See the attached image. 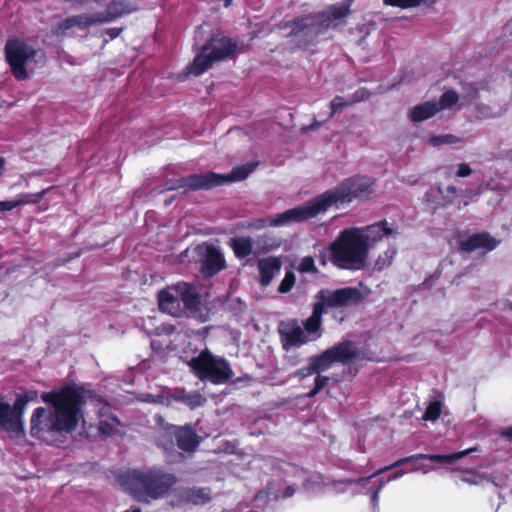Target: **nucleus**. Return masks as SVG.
I'll return each instance as SVG.
<instances>
[{
    "label": "nucleus",
    "mask_w": 512,
    "mask_h": 512,
    "mask_svg": "<svg viewBox=\"0 0 512 512\" xmlns=\"http://www.w3.org/2000/svg\"><path fill=\"white\" fill-rule=\"evenodd\" d=\"M49 407H38L30 417V434L50 442L57 434L71 432L82 418L83 396L73 387H65L41 395Z\"/></svg>",
    "instance_id": "obj_1"
},
{
    "label": "nucleus",
    "mask_w": 512,
    "mask_h": 512,
    "mask_svg": "<svg viewBox=\"0 0 512 512\" xmlns=\"http://www.w3.org/2000/svg\"><path fill=\"white\" fill-rule=\"evenodd\" d=\"M375 179L363 175H354L341 181L335 187L307 201L303 205L288 209L275 216L260 219L257 227H281L300 223L325 213L330 207L349 204L354 199H366L372 193Z\"/></svg>",
    "instance_id": "obj_2"
},
{
    "label": "nucleus",
    "mask_w": 512,
    "mask_h": 512,
    "mask_svg": "<svg viewBox=\"0 0 512 512\" xmlns=\"http://www.w3.org/2000/svg\"><path fill=\"white\" fill-rule=\"evenodd\" d=\"M352 0L328 6L325 10L295 17L280 25L289 28V37L301 49H307L318 43L319 37L329 29H336L345 24L350 14Z\"/></svg>",
    "instance_id": "obj_3"
},
{
    "label": "nucleus",
    "mask_w": 512,
    "mask_h": 512,
    "mask_svg": "<svg viewBox=\"0 0 512 512\" xmlns=\"http://www.w3.org/2000/svg\"><path fill=\"white\" fill-rule=\"evenodd\" d=\"M178 478L162 468L134 469L127 474L126 484L131 496L138 502L150 503L168 496Z\"/></svg>",
    "instance_id": "obj_4"
},
{
    "label": "nucleus",
    "mask_w": 512,
    "mask_h": 512,
    "mask_svg": "<svg viewBox=\"0 0 512 512\" xmlns=\"http://www.w3.org/2000/svg\"><path fill=\"white\" fill-rule=\"evenodd\" d=\"M329 262L338 269L358 271L366 267L368 253L360 228H345L328 245Z\"/></svg>",
    "instance_id": "obj_5"
},
{
    "label": "nucleus",
    "mask_w": 512,
    "mask_h": 512,
    "mask_svg": "<svg viewBox=\"0 0 512 512\" xmlns=\"http://www.w3.org/2000/svg\"><path fill=\"white\" fill-rule=\"evenodd\" d=\"M315 299L312 314L303 323L304 329L310 334L320 330L322 316L329 309L357 306L362 303L364 297L356 287H343L336 290L321 289L315 295Z\"/></svg>",
    "instance_id": "obj_6"
},
{
    "label": "nucleus",
    "mask_w": 512,
    "mask_h": 512,
    "mask_svg": "<svg viewBox=\"0 0 512 512\" xmlns=\"http://www.w3.org/2000/svg\"><path fill=\"white\" fill-rule=\"evenodd\" d=\"M363 360H370L366 351L357 348L352 340H343L322 353L309 357L308 365L298 369L295 376L304 379L312 374L328 370L334 363L349 365L354 361Z\"/></svg>",
    "instance_id": "obj_7"
},
{
    "label": "nucleus",
    "mask_w": 512,
    "mask_h": 512,
    "mask_svg": "<svg viewBox=\"0 0 512 512\" xmlns=\"http://www.w3.org/2000/svg\"><path fill=\"white\" fill-rule=\"evenodd\" d=\"M6 60L17 80H26L42 65V55L33 46L20 39H12L5 46Z\"/></svg>",
    "instance_id": "obj_8"
},
{
    "label": "nucleus",
    "mask_w": 512,
    "mask_h": 512,
    "mask_svg": "<svg viewBox=\"0 0 512 512\" xmlns=\"http://www.w3.org/2000/svg\"><path fill=\"white\" fill-rule=\"evenodd\" d=\"M237 43L227 36H212L201 47L196 54L189 69L190 72L199 76L210 69L214 63L235 57Z\"/></svg>",
    "instance_id": "obj_9"
},
{
    "label": "nucleus",
    "mask_w": 512,
    "mask_h": 512,
    "mask_svg": "<svg viewBox=\"0 0 512 512\" xmlns=\"http://www.w3.org/2000/svg\"><path fill=\"white\" fill-rule=\"evenodd\" d=\"M188 365L200 380H207L212 384L226 383L234 376L230 363L224 358L215 357L208 349L193 357Z\"/></svg>",
    "instance_id": "obj_10"
},
{
    "label": "nucleus",
    "mask_w": 512,
    "mask_h": 512,
    "mask_svg": "<svg viewBox=\"0 0 512 512\" xmlns=\"http://www.w3.org/2000/svg\"><path fill=\"white\" fill-rule=\"evenodd\" d=\"M476 451H478V446H474V447L465 449L463 451H458V452H454V453H450V454H423V453L414 454L411 456L401 458V459L395 461L394 463L375 471L369 477L360 478L358 480V483L364 484V483L368 482L371 478L381 475L389 470H392L394 468L400 467L405 464H413V463L418 462L419 460H430L432 462H437V463L453 464L456 461H458Z\"/></svg>",
    "instance_id": "obj_11"
},
{
    "label": "nucleus",
    "mask_w": 512,
    "mask_h": 512,
    "mask_svg": "<svg viewBox=\"0 0 512 512\" xmlns=\"http://www.w3.org/2000/svg\"><path fill=\"white\" fill-rule=\"evenodd\" d=\"M219 176L207 171L201 174H192L187 177L171 178L165 181L163 187L166 191L182 190L184 193L198 190L212 189Z\"/></svg>",
    "instance_id": "obj_12"
},
{
    "label": "nucleus",
    "mask_w": 512,
    "mask_h": 512,
    "mask_svg": "<svg viewBox=\"0 0 512 512\" xmlns=\"http://www.w3.org/2000/svg\"><path fill=\"white\" fill-rule=\"evenodd\" d=\"M112 406L98 396V433L104 437L122 436L121 421L112 412Z\"/></svg>",
    "instance_id": "obj_13"
},
{
    "label": "nucleus",
    "mask_w": 512,
    "mask_h": 512,
    "mask_svg": "<svg viewBox=\"0 0 512 512\" xmlns=\"http://www.w3.org/2000/svg\"><path fill=\"white\" fill-rule=\"evenodd\" d=\"M278 333L282 348L285 351H289L294 347H300L308 342L307 336L295 319L281 322L278 327Z\"/></svg>",
    "instance_id": "obj_14"
},
{
    "label": "nucleus",
    "mask_w": 512,
    "mask_h": 512,
    "mask_svg": "<svg viewBox=\"0 0 512 512\" xmlns=\"http://www.w3.org/2000/svg\"><path fill=\"white\" fill-rule=\"evenodd\" d=\"M226 267L225 259L218 248L207 245L201 260L200 272L206 278H211Z\"/></svg>",
    "instance_id": "obj_15"
},
{
    "label": "nucleus",
    "mask_w": 512,
    "mask_h": 512,
    "mask_svg": "<svg viewBox=\"0 0 512 512\" xmlns=\"http://www.w3.org/2000/svg\"><path fill=\"white\" fill-rule=\"evenodd\" d=\"M497 240L488 232H480L470 235L459 242V250L462 252H473L476 250L492 251L497 247Z\"/></svg>",
    "instance_id": "obj_16"
},
{
    "label": "nucleus",
    "mask_w": 512,
    "mask_h": 512,
    "mask_svg": "<svg viewBox=\"0 0 512 512\" xmlns=\"http://www.w3.org/2000/svg\"><path fill=\"white\" fill-rule=\"evenodd\" d=\"M173 436L177 447L187 453L195 452L201 442V437L189 425L175 427Z\"/></svg>",
    "instance_id": "obj_17"
},
{
    "label": "nucleus",
    "mask_w": 512,
    "mask_h": 512,
    "mask_svg": "<svg viewBox=\"0 0 512 512\" xmlns=\"http://www.w3.org/2000/svg\"><path fill=\"white\" fill-rule=\"evenodd\" d=\"M393 233V229L388 226V222L386 220H381L377 223L365 227L364 229H360V236L364 241L368 254L369 250L378 241L382 240L384 236H390Z\"/></svg>",
    "instance_id": "obj_18"
},
{
    "label": "nucleus",
    "mask_w": 512,
    "mask_h": 512,
    "mask_svg": "<svg viewBox=\"0 0 512 512\" xmlns=\"http://www.w3.org/2000/svg\"><path fill=\"white\" fill-rule=\"evenodd\" d=\"M171 290L177 293L180 303L182 302L186 309L190 311L199 310L201 298L194 285L186 282H178L171 286Z\"/></svg>",
    "instance_id": "obj_19"
},
{
    "label": "nucleus",
    "mask_w": 512,
    "mask_h": 512,
    "mask_svg": "<svg viewBox=\"0 0 512 512\" xmlns=\"http://www.w3.org/2000/svg\"><path fill=\"white\" fill-rule=\"evenodd\" d=\"M157 300L159 308L163 312H167L176 317L182 314L179 296L176 292L171 290V287L169 289L160 290L157 295Z\"/></svg>",
    "instance_id": "obj_20"
},
{
    "label": "nucleus",
    "mask_w": 512,
    "mask_h": 512,
    "mask_svg": "<svg viewBox=\"0 0 512 512\" xmlns=\"http://www.w3.org/2000/svg\"><path fill=\"white\" fill-rule=\"evenodd\" d=\"M260 279L259 282L261 286H268L275 274L280 271L282 263L277 257H267L258 260L257 263Z\"/></svg>",
    "instance_id": "obj_21"
},
{
    "label": "nucleus",
    "mask_w": 512,
    "mask_h": 512,
    "mask_svg": "<svg viewBox=\"0 0 512 512\" xmlns=\"http://www.w3.org/2000/svg\"><path fill=\"white\" fill-rule=\"evenodd\" d=\"M133 11L127 0H112L102 13H98V23L109 22Z\"/></svg>",
    "instance_id": "obj_22"
},
{
    "label": "nucleus",
    "mask_w": 512,
    "mask_h": 512,
    "mask_svg": "<svg viewBox=\"0 0 512 512\" xmlns=\"http://www.w3.org/2000/svg\"><path fill=\"white\" fill-rule=\"evenodd\" d=\"M255 167L256 164L248 163L242 166L234 167L230 174H219L213 172V174L219 176V178L215 180L216 183L212 185V188L219 187L233 181L244 180L249 176L250 173L253 172Z\"/></svg>",
    "instance_id": "obj_23"
},
{
    "label": "nucleus",
    "mask_w": 512,
    "mask_h": 512,
    "mask_svg": "<svg viewBox=\"0 0 512 512\" xmlns=\"http://www.w3.org/2000/svg\"><path fill=\"white\" fill-rule=\"evenodd\" d=\"M0 430H4L11 438L22 439L12 417L11 405L0 401Z\"/></svg>",
    "instance_id": "obj_24"
},
{
    "label": "nucleus",
    "mask_w": 512,
    "mask_h": 512,
    "mask_svg": "<svg viewBox=\"0 0 512 512\" xmlns=\"http://www.w3.org/2000/svg\"><path fill=\"white\" fill-rule=\"evenodd\" d=\"M437 113L435 101H426L409 109L408 118L413 123H419L432 118Z\"/></svg>",
    "instance_id": "obj_25"
},
{
    "label": "nucleus",
    "mask_w": 512,
    "mask_h": 512,
    "mask_svg": "<svg viewBox=\"0 0 512 512\" xmlns=\"http://www.w3.org/2000/svg\"><path fill=\"white\" fill-rule=\"evenodd\" d=\"M172 398L175 401L184 403L191 409L202 406L205 402V398L199 392H186L184 389L176 390L173 393Z\"/></svg>",
    "instance_id": "obj_26"
},
{
    "label": "nucleus",
    "mask_w": 512,
    "mask_h": 512,
    "mask_svg": "<svg viewBox=\"0 0 512 512\" xmlns=\"http://www.w3.org/2000/svg\"><path fill=\"white\" fill-rule=\"evenodd\" d=\"M45 192L46 190H43L36 194L19 195L15 200L12 201H0V211H10L22 204L38 203L43 198Z\"/></svg>",
    "instance_id": "obj_27"
},
{
    "label": "nucleus",
    "mask_w": 512,
    "mask_h": 512,
    "mask_svg": "<svg viewBox=\"0 0 512 512\" xmlns=\"http://www.w3.org/2000/svg\"><path fill=\"white\" fill-rule=\"evenodd\" d=\"M93 20L87 16H77L67 18L58 24L54 33L58 36L64 35L66 31L73 27H79L81 29L86 28L92 24Z\"/></svg>",
    "instance_id": "obj_28"
},
{
    "label": "nucleus",
    "mask_w": 512,
    "mask_h": 512,
    "mask_svg": "<svg viewBox=\"0 0 512 512\" xmlns=\"http://www.w3.org/2000/svg\"><path fill=\"white\" fill-rule=\"evenodd\" d=\"M27 404V400L20 394L16 397L14 404L11 405L12 417L22 438L25 436L23 415Z\"/></svg>",
    "instance_id": "obj_29"
},
{
    "label": "nucleus",
    "mask_w": 512,
    "mask_h": 512,
    "mask_svg": "<svg viewBox=\"0 0 512 512\" xmlns=\"http://www.w3.org/2000/svg\"><path fill=\"white\" fill-rule=\"evenodd\" d=\"M182 496L186 501L195 505L206 503L211 499L209 488H187L183 491Z\"/></svg>",
    "instance_id": "obj_30"
},
{
    "label": "nucleus",
    "mask_w": 512,
    "mask_h": 512,
    "mask_svg": "<svg viewBox=\"0 0 512 512\" xmlns=\"http://www.w3.org/2000/svg\"><path fill=\"white\" fill-rule=\"evenodd\" d=\"M231 247L235 256L239 259H243L252 253L253 242L249 237L234 238L231 241Z\"/></svg>",
    "instance_id": "obj_31"
},
{
    "label": "nucleus",
    "mask_w": 512,
    "mask_h": 512,
    "mask_svg": "<svg viewBox=\"0 0 512 512\" xmlns=\"http://www.w3.org/2000/svg\"><path fill=\"white\" fill-rule=\"evenodd\" d=\"M459 101V94L453 90H446L439 98L438 101H435L436 108L438 109V113L442 110L450 109L455 106Z\"/></svg>",
    "instance_id": "obj_32"
},
{
    "label": "nucleus",
    "mask_w": 512,
    "mask_h": 512,
    "mask_svg": "<svg viewBox=\"0 0 512 512\" xmlns=\"http://www.w3.org/2000/svg\"><path fill=\"white\" fill-rule=\"evenodd\" d=\"M428 142L430 145L438 147L441 145L457 144L462 142V139L453 134L432 135Z\"/></svg>",
    "instance_id": "obj_33"
},
{
    "label": "nucleus",
    "mask_w": 512,
    "mask_h": 512,
    "mask_svg": "<svg viewBox=\"0 0 512 512\" xmlns=\"http://www.w3.org/2000/svg\"><path fill=\"white\" fill-rule=\"evenodd\" d=\"M464 475L461 481L469 485H480L486 478L485 474L478 472L475 469H464Z\"/></svg>",
    "instance_id": "obj_34"
},
{
    "label": "nucleus",
    "mask_w": 512,
    "mask_h": 512,
    "mask_svg": "<svg viewBox=\"0 0 512 512\" xmlns=\"http://www.w3.org/2000/svg\"><path fill=\"white\" fill-rule=\"evenodd\" d=\"M442 404L440 401H433L428 404L423 414V419L428 421H435L441 415Z\"/></svg>",
    "instance_id": "obj_35"
},
{
    "label": "nucleus",
    "mask_w": 512,
    "mask_h": 512,
    "mask_svg": "<svg viewBox=\"0 0 512 512\" xmlns=\"http://www.w3.org/2000/svg\"><path fill=\"white\" fill-rule=\"evenodd\" d=\"M352 106V103L349 98L345 99L341 96H335L333 100L330 102V114L329 118H332L336 113L340 112L344 108Z\"/></svg>",
    "instance_id": "obj_36"
},
{
    "label": "nucleus",
    "mask_w": 512,
    "mask_h": 512,
    "mask_svg": "<svg viewBox=\"0 0 512 512\" xmlns=\"http://www.w3.org/2000/svg\"><path fill=\"white\" fill-rule=\"evenodd\" d=\"M298 271L300 273H318V269L315 266L314 258L312 256L303 257L298 265Z\"/></svg>",
    "instance_id": "obj_37"
},
{
    "label": "nucleus",
    "mask_w": 512,
    "mask_h": 512,
    "mask_svg": "<svg viewBox=\"0 0 512 512\" xmlns=\"http://www.w3.org/2000/svg\"><path fill=\"white\" fill-rule=\"evenodd\" d=\"M395 250H387L384 255H380L375 261V269L382 271L392 263V259L395 255Z\"/></svg>",
    "instance_id": "obj_38"
},
{
    "label": "nucleus",
    "mask_w": 512,
    "mask_h": 512,
    "mask_svg": "<svg viewBox=\"0 0 512 512\" xmlns=\"http://www.w3.org/2000/svg\"><path fill=\"white\" fill-rule=\"evenodd\" d=\"M383 3L387 6L407 9L419 6L421 0H383Z\"/></svg>",
    "instance_id": "obj_39"
},
{
    "label": "nucleus",
    "mask_w": 512,
    "mask_h": 512,
    "mask_svg": "<svg viewBox=\"0 0 512 512\" xmlns=\"http://www.w3.org/2000/svg\"><path fill=\"white\" fill-rule=\"evenodd\" d=\"M295 284V275L292 272H287L279 284L278 291L280 293L289 292Z\"/></svg>",
    "instance_id": "obj_40"
},
{
    "label": "nucleus",
    "mask_w": 512,
    "mask_h": 512,
    "mask_svg": "<svg viewBox=\"0 0 512 512\" xmlns=\"http://www.w3.org/2000/svg\"><path fill=\"white\" fill-rule=\"evenodd\" d=\"M370 92L367 88L365 87H361L359 89H357L352 95L351 97H349L352 105L356 104V103H359V102H362V101H365V100H368L369 97H370Z\"/></svg>",
    "instance_id": "obj_41"
},
{
    "label": "nucleus",
    "mask_w": 512,
    "mask_h": 512,
    "mask_svg": "<svg viewBox=\"0 0 512 512\" xmlns=\"http://www.w3.org/2000/svg\"><path fill=\"white\" fill-rule=\"evenodd\" d=\"M123 31V27H113L102 30L101 36L107 35L110 40L115 39Z\"/></svg>",
    "instance_id": "obj_42"
},
{
    "label": "nucleus",
    "mask_w": 512,
    "mask_h": 512,
    "mask_svg": "<svg viewBox=\"0 0 512 512\" xmlns=\"http://www.w3.org/2000/svg\"><path fill=\"white\" fill-rule=\"evenodd\" d=\"M472 174L471 167L466 163H461L458 165L457 176L458 177H468Z\"/></svg>",
    "instance_id": "obj_43"
},
{
    "label": "nucleus",
    "mask_w": 512,
    "mask_h": 512,
    "mask_svg": "<svg viewBox=\"0 0 512 512\" xmlns=\"http://www.w3.org/2000/svg\"><path fill=\"white\" fill-rule=\"evenodd\" d=\"M329 380H330V378L328 376H323V375H320V373H319L315 378L314 386L317 389L322 390L328 384Z\"/></svg>",
    "instance_id": "obj_44"
},
{
    "label": "nucleus",
    "mask_w": 512,
    "mask_h": 512,
    "mask_svg": "<svg viewBox=\"0 0 512 512\" xmlns=\"http://www.w3.org/2000/svg\"><path fill=\"white\" fill-rule=\"evenodd\" d=\"M328 257H329V251H328V246H327L325 249H323L319 252L318 259H319L320 265L326 266L327 262L329 261Z\"/></svg>",
    "instance_id": "obj_45"
},
{
    "label": "nucleus",
    "mask_w": 512,
    "mask_h": 512,
    "mask_svg": "<svg viewBox=\"0 0 512 512\" xmlns=\"http://www.w3.org/2000/svg\"><path fill=\"white\" fill-rule=\"evenodd\" d=\"M23 396V398L25 400H27V402H33V401H36L37 398H38V394L36 391H28V392H25L23 394H21Z\"/></svg>",
    "instance_id": "obj_46"
},
{
    "label": "nucleus",
    "mask_w": 512,
    "mask_h": 512,
    "mask_svg": "<svg viewBox=\"0 0 512 512\" xmlns=\"http://www.w3.org/2000/svg\"><path fill=\"white\" fill-rule=\"evenodd\" d=\"M407 472L408 471L403 470V469L397 470L396 472H394L393 474L388 476V479H387L386 482H390V481L396 480V479L404 476Z\"/></svg>",
    "instance_id": "obj_47"
},
{
    "label": "nucleus",
    "mask_w": 512,
    "mask_h": 512,
    "mask_svg": "<svg viewBox=\"0 0 512 512\" xmlns=\"http://www.w3.org/2000/svg\"><path fill=\"white\" fill-rule=\"evenodd\" d=\"M295 488L294 486H287L285 489H284V492H283V495H282V498L286 499V498H290L292 497L294 494H295Z\"/></svg>",
    "instance_id": "obj_48"
},
{
    "label": "nucleus",
    "mask_w": 512,
    "mask_h": 512,
    "mask_svg": "<svg viewBox=\"0 0 512 512\" xmlns=\"http://www.w3.org/2000/svg\"><path fill=\"white\" fill-rule=\"evenodd\" d=\"M446 193L448 195H450V199L448 200V202H452L453 198L456 196L457 194V188L453 185H449L446 187Z\"/></svg>",
    "instance_id": "obj_49"
},
{
    "label": "nucleus",
    "mask_w": 512,
    "mask_h": 512,
    "mask_svg": "<svg viewBox=\"0 0 512 512\" xmlns=\"http://www.w3.org/2000/svg\"><path fill=\"white\" fill-rule=\"evenodd\" d=\"M501 435L508 441H512V426L507 427L501 432Z\"/></svg>",
    "instance_id": "obj_50"
},
{
    "label": "nucleus",
    "mask_w": 512,
    "mask_h": 512,
    "mask_svg": "<svg viewBox=\"0 0 512 512\" xmlns=\"http://www.w3.org/2000/svg\"><path fill=\"white\" fill-rule=\"evenodd\" d=\"M321 390L317 389L315 386L313 387V389H311L309 391V393L307 394V397L308 398H313L315 397Z\"/></svg>",
    "instance_id": "obj_51"
},
{
    "label": "nucleus",
    "mask_w": 512,
    "mask_h": 512,
    "mask_svg": "<svg viewBox=\"0 0 512 512\" xmlns=\"http://www.w3.org/2000/svg\"><path fill=\"white\" fill-rule=\"evenodd\" d=\"M321 390L317 389L315 386L313 387V389H311L309 391V393L307 394V397L308 398H313L315 397Z\"/></svg>",
    "instance_id": "obj_52"
},
{
    "label": "nucleus",
    "mask_w": 512,
    "mask_h": 512,
    "mask_svg": "<svg viewBox=\"0 0 512 512\" xmlns=\"http://www.w3.org/2000/svg\"><path fill=\"white\" fill-rule=\"evenodd\" d=\"M348 373L352 376V377H355L358 373V369L356 368H353L351 366H349L348 368Z\"/></svg>",
    "instance_id": "obj_53"
},
{
    "label": "nucleus",
    "mask_w": 512,
    "mask_h": 512,
    "mask_svg": "<svg viewBox=\"0 0 512 512\" xmlns=\"http://www.w3.org/2000/svg\"><path fill=\"white\" fill-rule=\"evenodd\" d=\"M481 189H484V190H489V189H490V190H494V188H491V186H490V183H489V182H487V183H485V184H482V186L480 187V190H481Z\"/></svg>",
    "instance_id": "obj_54"
},
{
    "label": "nucleus",
    "mask_w": 512,
    "mask_h": 512,
    "mask_svg": "<svg viewBox=\"0 0 512 512\" xmlns=\"http://www.w3.org/2000/svg\"><path fill=\"white\" fill-rule=\"evenodd\" d=\"M4 160L2 158H0V173L2 172V170L4 169Z\"/></svg>",
    "instance_id": "obj_55"
},
{
    "label": "nucleus",
    "mask_w": 512,
    "mask_h": 512,
    "mask_svg": "<svg viewBox=\"0 0 512 512\" xmlns=\"http://www.w3.org/2000/svg\"><path fill=\"white\" fill-rule=\"evenodd\" d=\"M263 492H264V491H262V490H261V491H259V492L256 494L255 499H259V498H261V496H262V493H263Z\"/></svg>",
    "instance_id": "obj_56"
},
{
    "label": "nucleus",
    "mask_w": 512,
    "mask_h": 512,
    "mask_svg": "<svg viewBox=\"0 0 512 512\" xmlns=\"http://www.w3.org/2000/svg\"><path fill=\"white\" fill-rule=\"evenodd\" d=\"M385 484L384 480H380L378 490L381 489Z\"/></svg>",
    "instance_id": "obj_57"
},
{
    "label": "nucleus",
    "mask_w": 512,
    "mask_h": 512,
    "mask_svg": "<svg viewBox=\"0 0 512 512\" xmlns=\"http://www.w3.org/2000/svg\"><path fill=\"white\" fill-rule=\"evenodd\" d=\"M230 2H231V0H225V6H226V7H227V6H229V5H230Z\"/></svg>",
    "instance_id": "obj_58"
},
{
    "label": "nucleus",
    "mask_w": 512,
    "mask_h": 512,
    "mask_svg": "<svg viewBox=\"0 0 512 512\" xmlns=\"http://www.w3.org/2000/svg\"><path fill=\"white\" fill-rule=\"evenodd\" d=\"M320 125V123L316 122L315 124H313L312 126L313 127H318Z\"/></svg>",
    "instance_id": "obj_59"
},
{
    "label": "nucleus",
    "mask_w": 512,
    "mask_h": 512,
    "mask_svg": "<svg viewBox=\"0 0 512 512\" xmlns=\"http://www.w3.org/2000/svg\"><path fill=\"white\" fill-rule=\"evenodd\" d=\"M438 191L440 194H444V192L442 191V189L440 187L438 188Z\"/></svg>",
    "instance_id": "obj_60"
},
{
    "label": "nucleus",
    "mask_w": 512,
    "mask_h": 512,
    "mask_svg": "<svg viewBox=\"0 0 512 512\" xmlns=\"http://www.w3.org/2000/svg\"><path fill=\"white\" fill-rule=\"evenodd\" d=\"M417 470H418V468H417V467H414V468H412L410 471H417Z\"/></svg>",
    "instance_id": "obj_61"
},
{
    "label": "nucleus",
    "mask_w": 512,
    "mask_h": 512,
    "mask_svg": "<svg viewBox=\"0 0 512 512\" xmlns=\"http://www.w3.org/2000/svg\"><path fill=\"white\" fill-rule=\"evenodd\" d=\"M510 308L512 309V303L510 304Z\"/></svg>",
    "instance_id": "obj_62"
}]
</instances>
